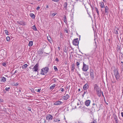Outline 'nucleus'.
Wrapping results in <instances>:
<instances>
[{
  "instance_id": "f257e3e1",
  "label": "nucleus",
  "mask_w": 123,
  "mask_h": 123,
  "mask_svg": "<svg viewBox=\"0 0 123 123\" xmlns=\"http://www.w3.org/2000/svg\"><path fill=\"white\" fill-rule=\"evenodd\" d=\"M94 90L96 91L97 94L98 96L100 97L102 94L103 96H104L103 92H101L100 89L96 84L94 85Z\"/></svg>"
},
{
  "instance_id": "f03ea898",
  "label": "nucleus",
  "mask_w": 123,
  "mask_h": 123,
  "mask_svg": "<svg viewBox=\"0 0 123 123\" xmlns=\"http://www.w3.org/2000/svg\"><path fill=\"white\" fill-rule=\"evenodd\" d=\"M49 68L48 67H45L41 69V74L42 75H44V74H46L48 72Z\"/></svg>"
},
{
  "instance_id": "7ed1b4c3",
  "label": "nucleus",
  "mask_w": 123,
  "mask_h": 123,
  "mask_svg": "<svg viewBox=\"0 0 123 123\" xmlns=\"http://www.w3.org/2000/svg\"><path fill=\"white\" fill-rule=\"evenodd\" d=\"M114 73L116 80H117L119 78L120 76L119 73L117 70H114Z\"/></svg>"
},
{
  "instance_id": "20e7f679",
  "label": "nucleus",
  "mask_w": 123,
  "mask_h": 123,
  "mask_svg": "<svg viewBox=\"0 0 123 123\" xmlns=\"http://www.w3.org/2000/svg\"><path fill=\"white\" fill-rule=\"evenodd\" d=\"M83 67L82 68L83 71H87L88 69V66L85 64L83 62Z\"/></svg>"
},
{
  "instance_id": "39448f33",
  "label": "nucleus",
  "mask_w": 123,
  "mask_h": 123,
  "mask_svg": "<svg viewBox=\"0 0 123 123\" xmlns=\"http://www.w3.org/2000/svg\"><path fill=\"white\" fill-rule=\"evenodd\" d=\"M68 3L67 2H65L63 4V9L64 10H68Z\"/></svg>"
},
{
  "instance_id": "423d86ee",
  "label": "nucleus",
  "mask_w": 123,
  "mask_h": 123,
  "mask_svg": "<svg viewBox=\"0 0 123 123\" xmlns=\"http://www.w3.org/2000/svg\"><path fill=\"white\" fill-rule=\"evenodd\" d=\"M39 65L38 63H37L33 68L32 70L33 71L36 72L37 71L38 69Z\"/></svg>"
},
{
  "instance_id": "0eeeda50",
  "label": "nucleus",
  "mask_w": 123,
  "mask_h": 123,
  "mask_svg": "<svg viewBox=\"0 0 123 123\" xmlns=\"http://www.w3.org/2000/svg\"><path fill=\"white\" fill-rule=\"evenodd\" d=\"M46 118L48 120H50L53 118V117L52 115L50 114H48L46 115Z\"/></svg>"
},
{
  "instance_id": "6e6552de",
  "label": "nucleus",
  "mask_w": 123,
  "mask_h": 123,
  "mask_svg": "<svg viewBox=\"0 0 123 123\" xmlns=\"http://www.w3.org/2000/svg\"><path fill=\"white\" fill-rule=\"evenodd\" d=\"M93 72V70L92 69H90V76L91 78L92 79H94V78Z\"/></svg>"
},
{
  "instance_id": "1a4fd4ad",
  "label": "nucleus",
  "mask_w": 123,
  "mask_h": 123,
  "mask_svg": "<svg viewBox=\"0 0 123 123\" xmlns=\"http://www.w3.org/2000/svg\"><path fill=\"white\" fill-rule=\"evenodd\" d=\"M62 102L61 101H56L55 102L54 104V105H61L62 104Z\"/></svg>"
},
{
  "instance_id": "9d476101",
  "label": "nucleus",
  "mask_w": 123,
  "mask_h": 123,
  "mask_svg": "<svg viewBox=\"0 0 123 123\" xmlns=\"http://www.w3.org/2000/svg\"><path fill=\"white\" fill-rule=\"evenodd\" d=\"M69 97V96L68 94L66 95L65 94L64 96L62 97V98L64 100H67L68 98Z\"/></svg>"
},
{
  "instance_id": "9b49d317",
  "label": "nucleus",
  "mask_w": 123,
  "mask_h": 123,
  "mask_svg": "<svg viewBox=\"0 0 123 123\" xmlns=\"http://www.w3.org/2000/svg\"><path fill=\"white\" fill-rule=\"evenodd\" d=\"M73 44L75 46L77 45V38L74 39L72 42Z\"/></svg>"
},
{
  "instance_id": "f8f14e48",
  "label": "nucleus",
  "mask_w": 123,
  "mask_h": 123,
  "mask_svg": "<svg viewBox=\"0 0 123 123\" xmlns=\"http://www.w3.org/2000/svg\"><path fill=\"white\" fill-rule=\"evenodd\" d=\"M91 102V101L90 100H86L85 102V105L87 106H88Z\"/></svg>"
},
{
  "instance_id": "ddd939ff",
  "label": "nucleus",
  "mask_w": 123,
  "mask_h": 123,
  "mask_svg": "<svg viewBox=\"0 0 123 123\" xmlns=\"http://www.w3.org/2000/svg\"><path fill=\"white\" fill-rule=\"evenodd\" d=\"M113 116L114 117V119L115 121V123H117L118 122V121H117V116H116L115 114L113 115Z\"/></svg>"
},
{
  "instance_id": "4468645a",
  "label": "nucleus",
  "mask_w": 123,
  "mask_h": 123,
  "mask_svg": "<svg viewBox=\"0 0 123 123\" xmlns=\"http://www.w3.org/2000/svg\"><path fill=\"white\" fill-rule=\"evenodd\" d=\"M109 8L107 6H106L105 7V11L106 13L108 14L109 12Z\"/></svg>"
},
{
  "instance_id": "2eb2a0df",
  "label": "nucleus",
  "mask_w": 123,
  "mask_h": 123,
  "mask_svg": "<svg viewBox=\"0 0 123 123\" xmlns=\"http://www.w3.org/2000/svg\"><path fill=\"white\" fill-rule=\"evenodd\" d=\"M17 23L20 25H25V23L24 22L22 21H18L17 22Z\"/></svg>"
},
{
  "instance_id": "dca6fc26",
  "label": "nucleus",
  "mask_w": 123,
  "mask_h": 123,
  "mask_svg": "<svg viewBox=\"0 0 123 123\" xmlns=\"http://www.w3.org/2000/svg\"><path fill=\"white\" fill-rule=\"evenodd\" d=\"M88 85L87 84H86L83 87V89L84 90H86L88 89Z\"/></svg>"
},
{
  "instance_id": "f3484780",
  "label": "nucleus",
  "mask_w": 123,
  "mask_h": 123,
  "mask_svg": "<svg viewBox=\"0 0 123 123\" xmlns=\"http://www.w3.org/2000/svg\"><path fill=\"white\" fill-rule=\"evenodd\" d=\"M1 81L2 82H4L6 80V78L4 77H2L0 79Z\"/></svg>"
},
{
  "instance_id": "a211bd4d",
  "label": "nucleus",
  "mask_w": 123,
  "mask_h": 123,
  "mask_svg": "<svg viewBox=\"0 0 123 123\" xmlns=\"http://www.w3.org/2000/svg\"><path fill=\"white\" fill-rule=\"evenodd\" d=\"M100 4L101 8H104L105 7L104 4L103 2H101L100 3Z\"/></svg>"
},
{
  "instance_id": "6ab92c4d",
  "label": "nucleus",
  "mask_w": 123,
  "mask_h": 123,
  "mask_svg": "<svg viewBox=\"0 0 123 123\" xmlns=\"http://www.w3.org/2000/svg\"><path fill=\"white\" fill-rule=\"evenodd\" d=\"M119 30V28H117L116 29H115L114 31V33L116 34H118V31Z\"/></svg>"
},
{
  "instance_id": "aec40b11",
  "label": "nucleus",
  "mask_w": 123,
  "mask_h": 123,
  "mask_svg": "<svg viewBox=\"0 0 123 123\" xmlns=\"http://www.w3.org/2000/svg\"><path fill=\"white\" fill-rule=\"evenodd\" d=\"M33 44V42L32 41H30L29 42L28 45L30 47L32 46Z\"/></svg>"
},
{
  "instance_id": "412c9836",
  "label": "nucleus",
  "mask_w": 123,
  "mask_h": 123,
  "mask_svg": "<svg viewBox=\"0 0 123 123\" xmlns=\"http://www.w3.org/2000/svg\"><path fill=\"white\" fill-rule=\"evenodd\" d=\"M30 16L31 18H35V15L32 13H31L30 14Z\"/></svg>"
},
{
  "instance_id": "4be33fe9",
  "label": "nucleus",
  "mask_w": 123,
  "mask_h": 123,
  "mask_svg": "<svg viewBox=\"0 0 123 123\" xmlns=\"http://www.w3.org/2000/svg\"><path fill=\"white\" fill-rule=\"evenodd\" d=\"M72 56L76 60V59L77 56L76 53H75L74 54V53Z\"/></svg>"
},
{
  "instance_id": "5701e85b",
  "label": "nucleus",
  "mask_w": 123,
  "mask_h": 123,
  "mask_svg": "<svg viewBox=\"0 0 123 123\" xmlns=\"http://www.w3.org/2000/svg\"><path fill=\"white\" fill-rule=\"evenodd\" d=\"M66 18H66V16H64V21L65 23H66L67 24V20Z\"/></svg>"
},
{
  "instance_id": "b1692460",
  "label": "nucleus",
  "mask_w": 123,
  "mask_h": 123,
  "mask_svg": "<svg viewBox=\"0 0 123 123\" xmlns=\"http://www.w3.org/2000/svg\"><path fill=\"white\" fill-rule=\"evenodd\" d=\"M75 65L74 64H73L72 65V67L71 68V71H73L74 70V69H75Z\"/></svg>"
},
{
  "instance_id": "393cba45",
  "label": "nucleus",
  "mask_w": 123,
  "mask_h": 123,
  "mask_svg": "<svg viewBox=\"0 0 123 123\" xmlns=\"http://www.w3.org/2000/svg\"><path fill=\"white\" fill-rule=\"evenodd\" d=\"M43 50L41 49L38 51V54H43Z\"/></svg>"
},
{
  "instance_id": "a878e982",
  "label": "nucleus",
  "mask_w": 123,
  "mask_h": 123,
  "mask_svg": "<svg viewBox=\"0 0 123 123\" xmlns=\"http://www.w3.org/2000/svg\"><path fill=\"white\" fill-rule=\"evenodd\" d=\"M28 65L27 64H25V65H24L23 66L22 68L23 69H25L26 68Z\"/></svg>"
},
{
  "instance_id": "bb28decb",
  "label": "nucleus",
  "mask_w": 123,
  "mask_h": 123,
  "mask_svg": "<svg viewBox=\"0 0 123 123\" xmlns=\"http://www.w3.org/2000/svg\"><path fill=\"white\" fill-rule=\"evenodd\" d=\"M32 28L33 30H34L35 31H36L37 30V29L35 25L33 26L32 27Z\"/></svg>"
},
{
  "instance_id": "cd10ccee",
  "label": "nucleus",
  "mask_w": 123,
  "mask_h": 123,
  "mask_svg": "<svg viewBox=\"0 0 123 123\" xmlns=\"http://www.w3.org/2000/svg\"><path fill=\"white\" fill-rule=\"evenodd\" d=\"M54 68L55 71H58V69L56 66H54Z\"/></svg>"
},
{
  "instance_id": "c85d7f7f",
  "label": "nucleus",
  "mask_w": 123,
  "mask_h": 123,
  "mask_svg": "<svg viewBox=\"0 0 123 123\" xmlns=\"http://www.w3.org/2000/svg\"><path fill=\"white\" fill-rule=\"evenodd\" d=\"M47 39H48V40H49V42L50 43H51V40L50 39H51V38H50V37H49H49H48V36L47 37Z\"/></svg>"
},
{
  "instance_id": "c756f323",
  "label": "nucleus",
  "mask_w": 123,
  "mask_h": 123,
  "mask_svg": "<svg viewBox=\"0 0 123 123\" xmlns=\"http://www.w3.org/2000/svg\"><path fill=\"white\" fill-rule=\"evenodd\" d=\"M64 32L65 33L68 34V30L67 29H66L64 30Z\"/></svg>"
},
{
  "instance_id": "7c9ffc66",
  "label": "nucleus",
  "mask_w": 123,
  "mask_h": 123,
  "mask_svg": "<svg viewBox=\"0 0 123 123\" xmlns=\"http://www.w3.org/2000/svg\"><path fill=\"white\" fill-rule=\"evenodd\" d=\"M6 40L7 41H10V37H6Z\"/></svg>"
},
{
  "instance_id": "2f4dec72",
  "label": "nucleus",
  "mask_w": 123,
  "mask_h": 123,
  "mask_svg": "<svg viewBox=\"0 0 123 123\" xmlns=\"http://www.w3.org/2000/svg\"><path fill=\"white\" fill-rule=\"evenodd\" d=\"M41 90V89H40V88H39V89H36V90H35V91L38 92H40V91Z\"/></svg>"
},
{
  "instance_id": "473e14b6",
  "label": "nucleus",
  "mask_w": 123,
  "mask_h": 123,
  "mask_svg": "<svg viewBox=\"0 0 123 123\" xmlns=\"http://www.w3.org/2000/svg\"><path fill=\"white\" fill-rule=\"evenodd\" d=\"M54 87L53 86H52L50 87V90H52L54 89Z\"/></svg>"
},
{
  "instance_id": "72a5a7b5",
  "label": "nucleus",
  "mask_w": 123,
  "mask_h": 123,
  "mask_svg": "<svg viewBox=\"0 0 123 123\" xmlns=\"http://www.w3.org/2000/svg\"><path fill=\"white\" fill-rule=\"evenodd\" d=\"M6 63L5 62H3L2 63V65L4 67H6Z\"/></svg>"
},
{
  "instance_id": "f704fd0d",
  "label": "nucleus",
  "mask_w": 123,
  "mask_h": 123,
  "mask_svg": "<svg viewBox=\"0 0 123 123\" xmlns=\"http://www.w3.org/2000/svg\"><path fill=\"white\" fill-rule=\"evenodd\" d=\"M10 89V88L9 87L8 88L6 87L5 89V90L6 91H8Z\"/></svg>"
},
{
  "instance_id": "c9c22d12",
  "label": "nucleus",
  "mask_w": 123,
  "mask_h": 123,
  "mask_svg": "<svg viewBox=\"0 0 123 123\" xmlns=\"http://www.w3.org/2000/svg\"><path fill=\"white\" fill-rule=\"evenodd\" d=\"M91 123H97V121L96 120H94Z\"/></svg>"
},
{
  "instance_id": "e433bc0d",
  "label": "nucleus",
  "mask_w": 123,
  "mask_h": 123,
  "mask_svg": "<svg viewBox=\"0 0 123 123\" xmlns=\"http://www.w3.org/2000/svg\"><path fill=\"white\" fill-rule=\"evenodd\" d=\"M80 59V60H79V62H77V66L79 65L80 64V63L81 61H82V59Z\"/></svg>"
},
{
  "instance_id": "4c0bfd02",
  "label": "nucleus",
  "mask_w": 123,
  "mask_h": 123,
  "mask_svg": "<svg viewBox=\"0 0 123 123\" xmlns=\"http://www.w3.org/2000/svg\"><path fill=\"white\" fill-rule=\"evenodd\" d=\"M5 32L6 34L7 35H8V31L6 30H5Z\"/></svg>"
},
{
  "instance_id": "58836bf2",
  "label": "nucleus",
  "mask_w": 123,
  "mask_h": 123,
  "mask_svg": "<svg viewBox=\"0 0 123 123\" xmlns=\"http://www.w3.org/2000/svg\"><path fill=\"white\" fill-rule=\"evenodd\" d=\"M27 110L29 111H31V108H30V107H28L27 108Z\"/></svg>"
},
{
  "instance_id": "ea45409f",
  "label": "nucleus",
  "mask_w": 123,
  "mask_h": 123,
  "mask_svg": "<svg viewBox=\"0 0 123 123\" xmlns=\"http://www.w3.org/2000/svg\"><path fill=\"white\" fill-rule=\"evenodd\" d=\"M96 12H97V15H98V17H99V11L98 10H96Z\"/></svg>"
},
{
  "instance_id": "a19ab883",
  "label": "nucleus",
  "mask_w": 123,
  "mask_h": 123,
  "mask_svg": "<svg viewBox=\"0 0 123 123\" xmlns=\"http://www.w3.org/2000/svg\"><path fill=\"white\" fill-rule=\"evenodd\" d=\"M53 1H54L56 2H58L60 0H52Z\"/></svg>"
},
{
  "instance_id": "79ce46f5",
  "label": "nucleus",
  "mask_w": 123,
  "mask_h": 123,
  "mask_svg": "<svg viewBox=\"0 0 123 123\" xmlns=\"http://www.w3.org/2000/svg\"><path fill=\"white\" fill-rule=\"evenodd\" d=\"M58 119H55L54 120V122H56L58 121Z\"/></svg>"
},
{
  "instance_id": "37998d69",
  "label": "nucleus",
  "mask_w": 123,
  "mask_h": 123,
  "mask_svg": "<svg viewBox=\"0 0 123 123\" xmlns=\"http://www.w3.org/2000/svg\"><path fill=\"white\" fill-rule=\"evenodd\" d=\"M76 105H75V106H73V108L72 109H76Z\"/></svg>"
},
{
  "instance_id": "c03bdc74",
  "label": "nucleus",
  "mask_w": 123,
  "mask_h": 123,
  "mask_svg": "<svg viewBox=\"0 0 123 123\" xmlns=\"http://www.w3.org/2000/svg\"><path fill=\"white\" fill-rule=\"evenodd\" d=\"M55 61L57 62H58L59 61V60L57 58H56L55 59Z\"/></svg>"
},
{
  "instance_id": "a18cd8bd",
  "label": "nucleus",
  "mask_w": 123,
  "mask_h": 123,
  "mask_svg": "<svg viewBox=\"0 0 123 123\" xmlns=\"http://www.w3.org/2000/svg\"><path fill=\"white\" fill-rule=\"evenodd\" d=\"M90 6H91V8H92V11H93V9H94V7H93L91 5H90Z\"/></svg>"
},
{
  "instance_id": "49530a36",
  "label": "nucleus",
  "mask_w": 123,
  "mask_h": 123,
  "mask_svg": "<svg viewBox=\"0 0 123 123\" xmlns=\"http://www.w3.org/2000/svg\"><path fill=\"white\" fill-rule=\"evenodd\" d=\"M56 14H55V13H53L52 14V16H55Z\"/></svg>"
},
{
  "instance_id": "de8ad7c7",
  "label": "nucleus",
  "mask_w": 123,
  "mask_h": 123,
  "mask_svg": "<svg viewBox=\"0 0 123 123\" xmlns=\"http://www.w3.org/2000/svg\"><path fill=\"white\" fill-rule=\"evenodd\" d=\"M64 51L65 53H67V51L66 49H65V50H64Z\"/></svg>"
},
{
  "instance_id": "09e8293b",
  "label": "nucleus",
  "mask_w": 123,
  "mask_h": 123,
  "mask_svg": "<svg viewBox=\"0 0 123 123\" xmlns=\"http://www.w3.org/2000/svg\"><path fill=\"white\" fill-rule=\"evenodd\" d=\"M61 91L62 92H63L64 90V89L63 88H61Z\"/></svg>"
},
{
  "instance_id": "8fccbe9b",
  "label": "nucleus",
  "mask_w": 123,
  "mask_h": 123,
  "mask_svg": "<svg viewBox=\"0 0 123 123\" xmlns=\"http://www.w3.org/2000/svg\"><path fill=\"white\" fill-rule=\"evenodd\" d=\"M88 74H89V72H86V76H88Z\"/></svg>"
},
{
  "instance_id": "3c124183",
  "label": "nucleus",
  "mask_w": 123,
  "mask_h": 123,
  "mask_svg": "<svg viewBox=\"0 0 123 123\" xmlns=\"http://www.w3.org/2000/svg\"><path fill=\"white\" fill-rule=\"evenodd\" d=\"M83 107L81 105H80L79 106L80 108H82Z\"/></svg>"
},
{
  "instance_id": "603ef678",
  "label": "nucleus",
  "mask_w": 123,
  "mask_h": 123,
  "mask_svg": "<svg viewBox=\"0 0 123 123\" xmlns=\"http://www.w3.org/2000/svg\"><path fill=\"white\" fill-rule=\"evenodd\" d=\"M40 7L39 6L38 7L36 8L37 10H38L39 9Z\"/></svg>"
},
{
  "instance_id": "864d4df0",
  "label": "nucleus",
  "mask_w": 123,
  "mask_h": 123,
  "mask_svg": "<svg viewBox=\"0 0 123 123\" xmlns=\"http://www.w3.org/2000/svg\"><path fill=\"white\" fill-rule=\"evenodd\" d=\"M53 81L55 82L56 81V80L54 78L53 79Z\"/></svg>"
},
{
  "instance_id": "5fc2aeb1",
  "label": "nucleus",
  "mask_w": 123,
  "mask_h": 123,
  "mask_svg": "<svg viewBox=\"0 0 123 123\" xmlns=\"http://www.w3.org/2000/svg\"><path fill=\"white\" fill-rule=\"evenodd\" d=\"M3 101V99H1V100L0 99V102H2Z\"/></svg>"
},
{
  "instance_id": "6e6d98bb",
  "label": "nucleus",
  "mask_w": 123,
  "mask_h": 123,
  "mask_svg": "<svg viewBox=\"0 0 123 123\" xmlns=\"http://www.w3.org/2000/svg\"><path fill=\"white\" fill-rule=\"evenodd\" d=\"M121 114L122 117H123V112H122L121 113Z\"/></svg>"
},
{
  "instance_id": "4d7b16f0",
  "label": "nucleus",
  "mask_w": 123,
  "mask_h": 123,
  "mask_svg": "<svg viewBox=\"0 0 123 123\" xmlns=\"http://www.w3.org/2000/svg\"><path fill=\"white\" fill-rule=\"evenodd\" d=\"M18 85V83H16L15 84V85L16 86H17Z\"/></svg>"
},
{
  "instance_id": "13d9d810",
  "label": "nucleus",
  "mask_w": 123,
  "mask_h": 123,
  "mask_svg": "<svg viewBox=\"0 0 123 123\" xmlns=\"http://www.w3.org/2000/svg\"><path fill=\"white\" fill-rule=\"evenodd\" d=\"M21 91V90H18V92L19 94L20 93V92Z\"/></svg>"
},
{
  "instance_id": "bf43d9fd",
  "label": "nucleus",
  "mask_w": 123,
  "mask_h": 123,
  "mask_svg": "<svg viewBox=\"0 0 123 123\" xmlns=\"http://www.w3.org/2000/svg\"><path fill=\"white\" fill-rule=\"evenodd\" d=\"M49 8V6L48 5H47L46 6V8Z\"/></svg>"
},
{
  "instance_id": "052dcab7",
  "label": "nucleus",
  "mask_w": 123,
  "mask_h": 123,
  "mask_svg": "<svg viewBox=\"0 0 123 123\" xmlns=\"http://www.w3.org/2000/svg\"><path fill=\"white\" fill-rule=\"evenodd\" d=\"M17 70H16L14 73L13 74H14L15 73H17Z\"/></svg>"
},
{
  "instance_id": "680f3d73",
  "label": "nucleus",
  "mask_w": 123,
  "mask_h": 123,
  "mask_svg": "<svg viewBox=\"0 0 123 123\" xmlns=\"http://www.w3.org/2000/svg\"><path fill=\"white\" fill-rule=\"evenodd\" d=\"M122 70L123 71V64L122 65Z\"/></svg>"
},
{
  "instance_id": "e2e57ef3",
  "label": "nucleus",
  "mask_w": 123,
  "mask_h": 123,
  "mask_svg": "<svg viewBox=\"0 0 123 123\" xmlns=\"http://www.w3.org/2000/svg\"><path fill=\"white\" fill-rule=\"evenodd\" d=\"M53 86H54V87H55V84H54L53 85Z\"/></svg>"
},
{
  "instance_id": "0e129e2a",
  "label": "nucleus",
  "mask_w": 123,
  "mask_h": 123,
  "mask_svg": "<svg viewBox=\"0 0 123 123\" xmlns=\"http://www.w3.org/2000/svg\"><path fill=\"white\" fill-rule=\"evenodd\" d=\"M103 1L105 2H106V0H103Z\"/></svg>"
},
{
  "instance_id": "69168bd1",
  "label": "nucleus",
  "mask_w": 123,
  "mask_h": 123,
  "mask_svg": "<svg viewBox=\"0 0 123 123\" xmlns=\"http://www.w3.org/2000/svg\"><path fill=\"white\" fill-rule=\"evenodd\" d=\"M78 92H80V89H79L78 90Z\"/></svg>"
},
{
  "instance_id": "338daca9",
  "label": "nucleus",
  "mask_w": 123,
  "mask_h": 123,
  "mask_svg": "<svg viewBox=\"0 0 123 123\" xmlns=\"http://www.w3.org/2000/svg\"><path fill=\"white\" fill-rule=\"evenodd\" d=\"M95 9H96V10H98V9L97 8H96V7H95Z\"/></svg>"
},
{
  "instance_id": "774afa93",
  "label": "nucleus",
  "mask_w": 123,
  "mask_h": 123,
  "mask_svg": "<svg viewBox=\"0 0 123 123\" xmlns=\"http://www.w3.org/2000/svg\"><path fill=\"white\" fill-rule=\"evenodd\" d=\"M58 49L59 50H60V47H58Z\"/></svg>"
}]
</instances>
